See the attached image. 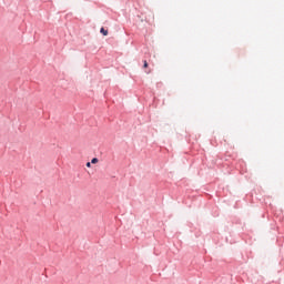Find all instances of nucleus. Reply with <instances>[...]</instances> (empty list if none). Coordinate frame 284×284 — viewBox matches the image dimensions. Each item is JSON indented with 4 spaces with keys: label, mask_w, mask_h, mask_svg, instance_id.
<instances>
[{
    "label": "nucleus",
    "mask_w": 284,
    "mask_h": 284,
    "mask_svg": "<svg viewBox=\"0 0 284 284\" xmlns=\"http://www.w3.org/2000/svg\"><path fill=\"white\" fill-rule=\"evenodd\" d=\"M87 168H92V163H91V162H88V163H87Z\"/></svg>",
    "instance_id": "4"
},
{
    "label": "nucleus",
    "mask_w": 284,
    "mask_h": 284,
    "mask_svg": "<svg viewBox=\"0 0 284 284\" xmlns=\"http://www.w3.org/2000/svg\"><path fill=\"white\" fill-rule=\"evenodd\" d=\"M91 163H92L93 165L97 164V163H99V159L93 158V159L91 160Z\"/></svg>",
    "instance_id": "2"
},
{
    "label": "nucleus",
    "mask_w": 284,
    "mask_h": 284,
    "mask_svg": "<svg viewBox=\"0 0 284 284\" xmlns=\"http://www.w3.org/2000/svg\"><path fill=\"white\" fill-rule=\"evenodd\" d=\"M100 32L103 37H108V30H105V28H101Z\"/></svg>",
    "instance_id": "1"
},
{
    "label": "nucleus",
    "mask_w": 284,
    "mask_h": 284,
    "mask_svg": "<svg viewBox=\"0 0 284 284\" xmlns=\"http://www.w3.org/2000/svg\"><path fill=\"white\" fill-rule=\"evenodd\" d=\"M143 68H148V61L146 60H144Z\"/></svg>",
    "instance_id": "3"
},
{
    "label": "nucleus",
    "mask_w": 284,
    "mask_h": 284,
    "mask_svg": "<svg viewBox=\"0 0 284 284\" xmlns=\"http://www.w3.org/2000/svg\"><path fill=\"white\" fill-rule=\"evenodd\" d=\"M150 72H152L151 70L146 71V74H150Z\"/></svg>",
    "instance_id": "5"
}]
</instances>
